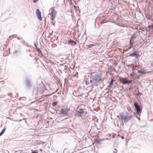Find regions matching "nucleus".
I'll return each mask as SVG.
<instances>
[{
  "label": "nucleus",
  "instance_id": "obj_1",
  "mask_svg": "<svg viewBox=\"0 0 153 153\" xmlns=\"http://www.w3.org/2000/svg\"><path fill=\"white\" fill-rule=\"evenodd\" d=\"M119 80L124 84L129 83L131 82V81L127 80L126 78H121L120 77L119 78Z\"/></svg>",
  "mask_w": 153,
  "mask_h": 153
},
{
  "label": "nucleus",
  "instance_id": "obj_2",
  "mask_svg": "<svg viewBox=\"0 0 153 153\" xmlns=\"http://www.w3.org/2000/svg\"><path fill=\"white\" fill-rule=\"evenodd\" d=\"M134 106L136 109L137 113L138 114L141 113V109H140V106L138 105L137 103H134Z\"/></svg>",
  "mask_w": 153,
  "mask_h": 153
},
{
  "label": "nucleus",
  "instance_id": "obj_3",
  "mask_svg": "<svg viewBox=\"0 0 153 153\" xmlns=\"http://www.w3.org/2000/svg\"><path fill=\"white\" fill-rule=\"evenodd\" d=\"M36 14L38 18L40 21H41L42 19V17H41V13L38 9L36 10Z\"/></svg>",
  "mask_w": 153,
  "mask_h": 153
},
{
  "label": "nucleus",
  "instance_id": "obj_4",
  "mask_svg": "<svg viewBox=\"0 0 153 153\" xmlns=\"http://www.w3.org/2000/svg\"><path fill=\"white\" fill-rule=\"evenodd\" d=\"M56 12H54L53 13H51L49 14V15H50L51 16V19L52 21H54L55 18L56 17Z\"/></svg>",
  "mask_w": 153,
  "mask_h": 153
},
{
  "label": "nucleus",
  "instance_id": "obj_5",
  "mask_svg": "<svg viewBox=\"0 0 153 153\" xmlns=\"http://www.w3.org/2000/svg\"><path fill=\"white\" fill-rule=\"evenodd\" d=\"M84 113L87 114V112H85L84 111V109L82 108L79 109L77 111L78 115L80 116H81L82 114Z\"/></svg>",
  "mask_w": 153,
  "mask_h": 153
},
{
  "label": "nucleus",
  "instance_id": "obj_6",
  "mask_svg": "<svg viewBox=\"0 0 153 153\" xmlns=\"http://www.w3.org/2000/svg\"><path fill=\"white\" fill-rule=\"evenodd\" d=\"M129 56H135L136 58H138L139 56V54L135 52H134L132 53H130Z\"/></svg>",
  "mask_w": 153,
  "mask_h": 153
},
{
  "label": "nucleus",
  "instance_id": "obj_7",
  "mask_svg": "<svg viewBox=\"0 0 153 153\" xmlns=\"http://www.w3.org/2000/svg\"><path fill=\"white\" fill-rule=\"evenodd\" d=\"M68 43L69 44L71 43L72 45H75L76 44V42L73 40H71L68 41Z\"/></svg>",
  "mask_w": 153,
  "mask_h": 153
},
{
  "label": "nucleus",
  "instance_id": "obj_8",
  "mask_svg": "<svg viewBox=\"0 0 153 153\" xmlns=\"http://www.w3.org/2000/svg\"><path fill=\"white\" fill-rule=\"evenodd\" d=\"M114 82V80L113 79H112L111 82L108 85V87H112V86L113 84V82Z\"/></svg>",
  "mask_w": 153,
  "mask_h": 153
},
{
  "label": "nucleus",
  "instance_id": "obj_9",
  "mask_svg": "<svg viewBox=\"0 0 153 153\" xmlns=\"http://www.w3.org/2000/svg\"><path fill=\"white\" fill-rule=\"evenodd\" d=\"M96 44H90L87 45V48H89L93 47L94 46H95Z\"/></svg>",
  "mask_w": 153,
  "mask_h": 153
},
{
  "label": "nucleus",
  "instance_id": "obj_10",
  "mask_svg": "<svg viewBox=\"0 0 153 153\" xmlns=\"http://www.w3.org/2000/svg\"><path fill=\"white\" fill-rule=\"evenodd\" d=\"M6 129L5 128H4L2 130L1 132L0 133V136H1L2 134H3L5 132Z\"/></svg>",
  "mask_w": 153,
  "mask_h": 153
},
{
  "label": "nucleus",
  "instance_id": "obj_11",
  "mask_svg": "<svg viewBox=\"0 0 153 153\" xmlns=\"http://www.w3.org/2000/svg\"><path fill=\"white\" fill-rule=\"evenodd\" d=\"M121 119L122 120H126L127 119V117H126V116H122L121 117Z\"/></svg>",
  "mask_w": 153,
  "mask_h": 153
},
{
  "label": "nucleus",
  "instance_id": "obj_12",
  "mask_svg": "<svg viewBox=\"0 0 153 153\" xmlns=\"http://www.w3.org/2000/svg\"><path fill=\"white\" fill-rule=\"evenodd\" d=\"M51 13H53L54 12H56V11L55 10L53 7H52L51 8Z\"/></svg>",
  "mask_w": 153,
  "mask_h": 153
},
{
  "label": "nucleus",
  "instance_id": "obj_13",
  "mask_svg": "<svg viewBox=\"0 0 153 153\" xmlns=\"http://www.w3.org/2000/svg\"><path fill=\"white\" fill-rule=\"evenodd\" d=\"M140 73V74H144L145 73H146V72H144L143 70H141V71H139L138 72V73Z\"/></svg>",
  "mask_w": 153,
  "mask_h": 153
},
{
  "label": "nucleus",
  "instance_id": "obj_14",
  "mask_svg": "<svg viewBox=\"0 0 153 153\" xmlns=\"http://www.w3.org/2000/svg\"><path fill=\"white\" fill-rule=\"evenodd\" d=\"M57 104V102H54L52 104V106H55Z\"/></svg>",
  "mask_w": 153,
  "mask_h": 153
},
{
  "label": "nucleus",
  "instance_id": "obj_15",
  "mask_svg": "<svg viewBox=\"0 0 153 153\" xmlns=\"http://www.w3.org/2000/svg\"><path fill=\"white\" fill-rule=\"evenodd\" d=\"M32 153H38L37 150H36L34 151H32Z\"/></svg>",
  "mask_w": 153,
  "mask_h": 153
},
{
  "label": "nucleus",
  "instance_id": "obj_16",
  "mask_svg": "<svg viewBox=\"0 0 153 153\" xmlns=\"http://www.w3.org/2000/svg\"><path fill=\"white\" fill-rule=\"evenodd\" d=\"M117 150L116 149H114V153H117Z\"/></svg>",
  "mask_w": 153,
  "mask_h": 153
},
{
  "label": "nucleus",
  "instance_id": "obj_17",
  "mask_svg": "<svg viewBox=\"0 0 153 153\" xmlns=\"http://www.w3.org/2000/svg\"><path fill=\"white\" fill-rule=\"evenodd\" d=\"M37 51L39 53H40V52H41V50L39 49H38Z\"/></svg>",
  "mask_w": 153,
  "mask_h": 153
},
{
  "label": "nucleus",
  "instance_id": "obj_18",
  "mask_svg": "<svg viewBox=\"0 0 153 153\" xmlns=\"http://www.w3.org/2000/svg\"><path fill=\"white\" fill-rule=\"evenodd\" d=\"M50 95H51V94H46V95H44V96H49Z\"/></svg>",
  "mask_w": 153,
  "mask_h": 153
},
{
  "label": "nucleus",
  "instance_id": "obj_19",
  "mask_svg": "<svg viewBox=\"0 0 153 153\" xmlns=\"http://www.w3.org/2000/svg\"><path fill=\"white\" fill-rule=\"evenodd\" d=\"M34 2H36L38 0H33Z\"/></svg>",
  "mask_w": 153,
  "mask_h": 153
},
{
  "label": "nucleus",
  "instance_id": "obj_20",
  "mask_svg": "<svg viewBox=\"0 0 153 153\" xmlns=\"http://www.w3.org/2000/svg\"><path fill=\"white\" fill-rule=\"evenodd\" d=\"M105 23V22L104 21H103L102 22H101V24H103Z\"/></svg>",
  "mask_w": 153,
  "mask_h": 153
},
{
  "label": "nucleus",
  "instance_id": "obj_21",
  "mask_svg": "<svg viewBox=\"0 0 153 153\" xmlns=\"http://www.w3.org/2000/svg\"><path fill=\"white\" fill-rule=\"evenodd\" d=\"M40 151H42V149H40Z\"/></svg>",
  "mask_w": 153,
  "mask_h": 153
},
{
  "label": "nucleus",
  "instance_id": "obj_22",
  "mask_svg": "<svg viewBox=\"0 0 153 153\" xmlns=\"http://www.w3.org/2000/svg\"><path fill=\"white\" fill-rule=\"evenodd\" d=\"M74 7H75L76 6H74Z\"/></svg>",
  "mask_w": 153,
  "mask_h": 153
},
{
  "label": "nucleus",
  "instance_id": "obj_23",
  "mask_svg": "<svg viewBox=\"0 0 153 153\" xmlns=\"http://www.w3.org/2000/svg\"><path fill=\"white\" fill-rule=\"evenodd\" d=\"M153 27V26H152Z\"/></svg>",
  "mask_w": 153,
  "mask_h": 153
}]
</instances>
